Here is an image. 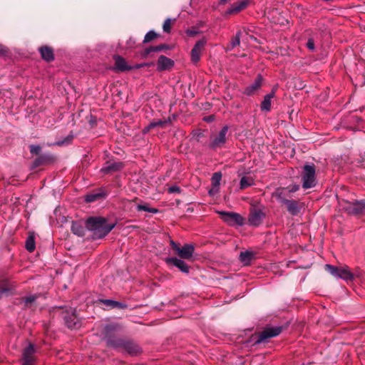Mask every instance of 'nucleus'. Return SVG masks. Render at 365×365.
Masks as SVG:
<instances>
[{
  "instance_id": "obj_1",
  "label": "nucleus",
  "mask_w": 365,
  "mask_h": 365,
  "mask_svg": "<svg viewBox=\"0 0 365 365\" xmlns=\"http://www.w3.org/2000/svg\"><path fill=\"white\" fill-rule=\"evenodd\" d=\"M86 227L93 232L94 239H101L106 236L115 227V224H108L106 218L101 217H90L86 221Z\"/></svg>"
},
{
  "instance_id": "obj_2",
  "label": "nucleus",
  "mask_w": 365,
  "mask_h": 365,
  "mask_svg": "<svg viewBox=\"0 0 365 365\" xmlns=\"http://www.w3.org/2000/svg\"><path fill=\"white\" fill-rule=\"evenodd\" d=\"M107 344L110 346L120 349L132 356L137 355L140 351V349L137 344L130 341H124L121 339H108Z\"/></svg>"
},
{
  "instance_id": "obj_3",
  "label": "nucleus",
  "mask_w": 365,
  "mask_h": 365,
  "mask_svg": "<svg viewBox=\"0 0 365 365\" xmlns=\"http://www.w3.org/2000/svg\"><path fill=\"white\" fill-rule=\"evenodd\" d=\"M302 180L304 189L312 188L316 185V170L314 165H305L304 166Z\"/></svg>"
},
{
  "instance_id": "obj_4",
  "label": "nucleus",
  "mask_w": 365,
  "mask_h": 365,
  "mask_svg": "<svg viewBox=\"0 0 365 365\" xmlns=\"http://www.w3.org/2000/svg\"><path fill=\"white\" fill-rule=\"evenodd\" d=\"M324 269L335 278H340L347 281L353 277L347 267H335L331 264H325Z\"/></svg>"
},
{
  "instance_id": "obj_5",
  "label": "nucleus",
  "mask_w": 365,
  "mask_h": 365,
  "mask_svg": "<svg viewBox=\"0 0 365 365\" xmlns=\"http://www.w3.org/2000/svg\"><path fill=\"white\" fill-rule=\"evenodd\" d=\"M170 243L172 248L180 258L189 259L192 257L194 252V246L192 245L186 244L180 247V245L173 240H170Z\"/></svg>"
},
{
  "instance_id": "obj_6",
  "label": "nucleus",
  "mask_w": 365,
  "mask_h": 365,
  "mask_svg": "<svg viewBox=\"0 0 365 365\" xmlns=\"http://www.w3.org/2000/svg\"><path fill=\"white\" fill-rule=\"evenodd\" d=\"M284 190L285 189H282L280 191L277 190L275 195L280 202H282L286 205L288 212L291 215H297L300 211V207H299L297 201L286 200L282 197V195Z\"/></svg>"
},
{
  "instance_id": "obj_7",
  "label": "nucleus",
  "mask_w": 365,
  "mask_h": 365,
  "mask_svg": "<svg viewBox=\"0 0 365 365\" xmlns=\"http://www.w3.org/2000/svg\"><path fill=\"white\" fill-rule=\"evenodd\" d=\"M219 213L222 216V220L229 225H242L244 223V218L236 212H219Z\"/></svg>"
},
{
  "instance_id": "obj_8",
  "label": "nucleus",
  "mask_w": 365,
  "mask_h": 365,
  "mask_svg": "<svg viewBox=\"0 0 365 365\" xmlns=\"http://www.w3.org/2000/svg\"><path fill=\"white\" fill-rule=\"evenodd\" d=\"M343 209L351 215H356L361 212L365 208V204L363 202H344Z\"/></svg>"
},
{
  "instance_id": "obj_9",
  "label": "nucleus",
  "mask_w": 365,
  "mask_h": 365,
  "mask_svg": "<svg viewBox=\"0 0 365 365\" xmlns=\"http://www.w3.org/2000/svg\"><path fill=\"white\" fill-rule=\"evenodd\" d=\"M281 331L282 328L280 327L267 328L259 334L257 343L259 344L267 339L277 336Z\"/></svg>"
},
{
  "instance_id": "obj_10",
  "label": "nucleus",
  "mask_w": 365,
  "mask_h": 365,
  "mask_svg": "<svg viewBox=\"0 0 365 365\" xmlns=\"http://www.w3.org/2000/svg\"><path fill=\"white\" fill-rule=\"evenodd\" d=\"M35 349L33 344H29L23 352L22 365H35Z\"/></svg>"
},
{
  "instance_id": "obj_11",
  "label": "nucleus",
  "mask_w": 365,
  "mask_h": 365,
  "mask_svg": "<svg viewBox=\"0 0 365 365\" xmlns=\"http://www.w3.org/2000/svg\"><path fill=\"white\" fill-rule=\"evenodd\" d=\"M206 44V40L198 41L191 51V59L194 63H197L200 59L201 53Z\"/></svg>"
},
{
  "instance_id": "obj_12",
  "label": "nucleus",
  "mask_w": 365,
  "mask_h": 365,
  "mask_svg": "<svg viewBox=\"0 0 365 365\" xmlns=\"http://www.w3.org/2000/svg\"><path fill=\"white\" fill-rule=\"evenodd\" d=\"M228 131V127L224 126L220 131L219 134L215 136L210 143V146L213 148L221 146L225 143L226 135Z\"/></svg>"
},
{
  "instance_id": "obj_13",
  "label": "nucleus",
  "mask_w": 365,
  "mask_h": 365,
  "mask_svg": "<svg viewBox=\"0 0 365 365\" xmlns=\"http://www.w3.org/2000/svg\"><path fill=\"white\" fill-rule=\"evenodd\" d=\"M165 262L168 264H173L178 267L182 272H189V266L180 259L177 257H168L165 259Z\"/></svg>"
},
{
  "instance_id": "obj_14",
  "label": "nucleus",
  "mask_w": 365,
  "mask_h": 365,
  "mask_svg": "<svg viewBox=\"0 0 365 365\" xmlns=\"http://www.w3.org/2000/svg\"><path fill=\"white\" fill-rule=\"evenodd\" d=\"M63 318L66 326L70 329H78L81 326L80 321L73 310H71V314L68 312Z\"/></svg>"
},
{
  "instance_id": "obj_15",
  "label": "nucleus",
  "mask_w": 365,
  "mask_h": 365,
  "mask_svg": "<svg viewBox=\"0 0 365 365\" xmlns=\"http://www.w3.org/2000/svg\"><path fill=\"white\" fill-rule=\"evenodd\" d=\"M249 1L250 0H239L227 9L226 14L230 15L241 11L247 6Z\"/></svg>"
},
{
  "instance_id": "obj_16",
  "label": "nucleus",
  "mask_w": 365,
  "mask_h": 365,
  "mask_svg": "<svg viewBox=\"0 0 365 365\" xmlns=\"http://www.w3.org/2000/svg\"><path fill=\"white\" fill-rule=\"evenodd\" d=\"M122 168L123 163L121 162L107 161L101 168V171L104 173H111L120 170Z\"/></svg>"
},
{
  "instance_id": "obj_17",
  "label": "nucleus",
  "mask_w": 365,
  "mask_h": 365,
  "mask_svg": "<svg viewBox=\"0 0 365 365\" xmlns=\"http://www.w3.org/2000/svg\"><path fill=\"white\" fill-rule=\"evenodd\" d=\"M264 217V213L259 210L251 211L249 217V223L253 226H258Z\"/></svg>"
},
{
  "instance_id": "obj_18",
  "label": "nucleus",
  "mask_w": 365,
  "mask_h": 365,
  "mask_svg": "<svg viewBox=\"0 0 365 365\" xmlns=\"http://www.w3.org/2000/svg\"><path fill=\"white\" fill-rule=\"evenodd\" d=\"M173 66V61L165 56H160L158 60L157 68L158 71H164L170 68Z\"/></svg>"
},
{
  "instance_id": "obj_19",
  "label": "nucleus",
  "mask_w": 365,
  "mask_h": 365,
  "mask_svg": "<svg viewBox=\"0 0 365 365\" xmlns=\"http://www.w3.org/2000/svg\"><path fill=\"white\" fill-rule=\"evenodd\" d=\"M115 69L119 71H129L132 69L131 66L127 65L125 60L120 56H115Z\"/></svg>"
},
{
  "instance_id": "obj_20",
  "label": "nucleus",
  "mask_w": 365,
  "mask_h": 365,
  "mask_svg": "<svg viewBox=\"0 0 365 365\" xmlns=\"http://www.w3.org/2000/svg\"><path fill=\"white\" fill-rule=\"evenodd\" d=\"M261 84H262V77L258 76L255 80L253 83H252L250 86H247L245 88L244 93L247 96L252 95L256 91H257L260 88Z\"/></svg>"
},
{
  "instance_id": "obj_21",
  "label": "nucleus",
  "mask_w": 365,
  "mask_h": 365,
  "mask_svg": "<svg viewBox=\"0 0 365 365\" xmlns=\"http://www.w3.org/2000/svg\"><path fill=\"white\" fill-rule=\"evenodd\" d=\"M275 92L273 90L270 93L266 95L261 103V110L262 111L268 112L271 109V100L274 98Z\"/></svg>"
},
{
  "instance_id": "obj_22",
  "label": "nucleus",
  "mask_w": 365,
  "mask_h": 365,
  "mask_svg": "<svg viewBox=\"0 0 365 365\" xmlns=\"http://www.w3.org/2000/svg\"><path fill=\"white\" fill-rule=\"evenodd\" d=\"M100 302L106 307H109L111 309H125L127 307V305L125 304L114 301L112 299H101Z\"/></svg>"
},
{
  "instance_id": "obj_23",
  "label": "nucleus",
  "mask_w": 365,
  "mask_h": 365,
  "mask_svg": "<svg viewBox=\"0 0 365 365\" xmlns=\"http://www.w3.org/2000/svg\"><path fill=\"white\" fill-rule=\"evenodd\" d=\"M42 58L46 61H51L53 59V50L48 46H43L39 48Z\"/></svg>"
},
{
  "instance_id": "obj_24",
  "label": "nucleus",
  "mask_w": 365,
  "mask_h": 365,
  "mask_svg": "<svg viewBox=\"0 0 365 365\" xmlns=\"http://www.w3.org/2000/svg\"><path fill=\"white\" fill-rule=\"evenodd\" d=\"M253 256L254 254L252 252H242L240 255V259L245 265H248L253 259Z\"/></svg>"
},
{
  "instance_id": "obj_25",
  "label": "nucleus",
  "mask_w": 365,
  "mask_h": 365,
  "mask_svg": "<svg viewBox=\"0 0 365 365\" xmlns=\"http://www.w3.org/2000/svg\"><path fill=\"white\" fill-rule=\"evenodd\" d=\"M254 185V179L250 176H243L240 182V188L245 189Z\"/></svg>"
},
{
  "instance_id": "obj_26",
  "label": "nucleus",
  "mask_w": 365,
  "mask_h": 365,
  "mask_svg": "<svg viewBox=\"0 0 365 365\" xmlns=\"http://www.w3.org/2000/svg\"><path fill=\"white\" fill-rule=\"evenodd\" d=\"M240 35L241 31H238L234 38H232L230 44L227 47V51H231L237 46H239L240 43Z\"/></svg>"
},
{
  "instance_id": "obj_27",
  "label": "nucleus",
  "mask_w": 365,
  "mask_h": 365,
  "mask_svg": "<svg viewBox=\"0 0 365 365\" xmlns=\"http://www.w3.org/2000/svg\"><path fill=\"white\" fill-rule=\"evenodd\" d=\"M51 157L48 155L40 156L34 161V166L37 167L42 164H46L51 160Z\"/></svg>"
},
{
  "instance_id": "obj_28",
  "label": "nucleus",
  "mask_w": 365,
  "mask_h": 365,
  "mask_svg": "<svg viewBox=\"0 0 365 365\" xmlns=\"http://www.w3.org/2000/svg\"><path fill=\"white\" fill-rule=\"evenodd\" d=\"M103 194L102 192H96V193H91L86 197V201L88 202H94L101 197H103Z\"/></svg>"
},
{
  "instance_id": "obj_29",
  "label": "nucleus",
  "mask_w": 365,
  "mask_h": 365,
  "mask_svg": "<svg viewBox=\"0 0 365 365\" xmlns=\"http://www.w3.org/2000/svg\"><path fill=\"white\" fill-rule=\"evenodd\" d=\"M71 230L72 232L78 236H83L84 234L83 227L78 223H73L72 225Z\"/></svg>"
},
{
  "instance_id": "obj_30",
  "label": "nucleus",
  "mask_w": 365,
  "mask_h": 365,
  "mask_svg": "<svg viewBox=\"0 0 365 365\" xmlns=\"http://www.w3.org/2000/svg\"><path fill=\"white\" fill-rule=\"evenodd\" d=\"M37 298L36 295H31L23 299L22 302L25 307H30L33 305Z\"/></svg>"
},
{
  "instance_id": "obj_31",
  "label": "nucleus",
  "mask_w": 365,
  "mask_h": 365,
  "mask_svg": "<svg viewBox=\"0 0 365 365\" xmlns=\"http://www.w3.org/2000/svg\"><path fill=\"white\" fill-rule=\"evenodd\" d=\"M26 248L29 252H33L35 249V241L32 236H29L26 241Z\"/></svg>"
},
{
  "instance_id": "obj_32",
  "label": "nucleus",
  "mask_w": 365,
  "mask_h": 365,
  "mask_svg": "<svg viewBox=\"0 0 365 365\" xmlns=\"http://www.w3.org/2000/svg\"><path fill=\"white\" fill-rule=\"evenodd\" d=\"M222 178L220 173H215L212 177V185L215 187H219L220 182Z\"/></svg>"
},
{
  "instance_id": "obj_33",
  "label": "nucleus",
  "mask_w": 365,
  "mask_h": 365,
  "mask_svg": "<svg viewBox=\"0 0 365 365\" xmlns=\"http://www.w3.org/2000/svg\"><path fill=\"white\" fill-rule=\"evenodd\" d=\"M137 210L138 211H145V212H150V213H157L158 212V210L155 208H150L149 207L148 205H137Z\"/></svg>"
},
{
  "instance_id": "obj_34",
  "label": "nucleus",
  "mask_w": 365,
  "mask_h": 365,
  "mask_svg": "<svg viewBox=\"0 0 365 365\" xmlns=\"http://www.w3.org/2000/svg\"><path fill=\"white\" fill-rule=\"evenodd\" d=\"M11 293V289L7 284L0 287V298L8 296Z\"/></svg>"
},
{
  "instance_id": "obj_35",
  "label": "nucleus",
  "mask_w": 365,
  "mask_h": 365,
  "mask_svg": "<svg viewBox=\"0 0 365 365\" xmlns=\"http://www.w3.org/2000/svg\"><path fill=\"white\" fill-rule=\"evenodd\" d=\"M156 36H157V34L153 31H150L145 34L143 42L144 43L150 42L152 40H153L154 38H155Z\"/></svg>"
},
{
  "instance_id": "obj_36",
  "label": "nucleus",
  "mask_w": 365,
  "mask_h": 365,
  "mask_svg": "<svg viewBox=\"0 0 365 365\" xmlns=\"http://www.w3.org/2000/svg\"><path fill=\"white\" fill-rule=\"evenodd\" d=\"M165 123H167V121H165V120H158V121L152 122L149 124V125L148 126V128L146 129L149 130L150 128H155L157 126L163 127Z\"/></svg>"
},
{
  "instance_id": "obj_37",
  "label": "nucleus",
  "mask_w": 365,
  "mask_h": 365,
  "mask_svg": "<svg viewBox=\"0 0 365 365\" xmlns=\"http://www.w3.org/2000/svg\"><path fill=\"white\" fill-rule=\"evenodd\" d=\"M164 46L161 45V46H150L149 48H148L145 51V55H148L149 54L150 52H153V51H161L163 48H164Z\"/></svg>"
},
{
  "instance_id": "obj_38",
  "label": "nucleus",
  "mask_w": 365,
  "mask_h": 365,
  "mask_svg": "<svg viewBox=\"0 0 365 365\" xmlns=\"http://www.w3.org/2000/svg\"><path fill=\"white\" fill-rule=\"evenodd\" d=\"M170 27H171V19H167L164 24H163V31L165 32H170Z\"/></svg>"
},
{
  "instance_id": "obj_39",
  "label": "nucleus",
  "mask_w": 365,
  "mask_h": 365,
  "mask_svg": "<svg viewBox=\"0 0 365 365\" xmlns=\"http://www.w3.org/2000/svg\"><path fill=\"white\" fill-rule=\"evenodd\" d=\"M41 151V147L37 145H31L30 146V152L32 154L38 155Z\"/></svg>"
},
{
  "instance_id": "obj_40",
  "label": "nucleus",
  "mask_w": 365,
  "mask_h": 365,
  "mask_svg": "<svg viewBox=\"0 0 365 365\" xmlns=\"http://www.w3.org/2000/svg\"><path fill=\"white\" fill-rule=\"evenodd\" d=\"M71 139H72V136H68L64 140L58 141L55 143V145H67L71 142Z\"/></svg>"
},
{
  "instance_id": "obj_41",
  "label": "nucleus",
  "mask_w": 365,
  "mask_h": 365,
  "mask_svg": "<svg viewBox=\"0 0 365 365\" xmlns=\"http://www.w3.org/2000/svg\"><path fill=\"white\" fill-rule=\"evenodd\" d=\"M307 48L311 50V51H314V41L312 39H309L307 43Z\"/></svg>"
},
{
  "instance_id": "obj_42",
  "label": "nucleus",
  "mask_w": 365,
  "mask_h": 365,
  "mask_svg": "<svg viewBox=\"0 0 365 365\" xmlns=\"http://www.w3.org/2000/svg\"><path fill=\"white\" fill-rule=\"evenodd\" d=\"M219 187L212 186V187L209 190V194L210 195H214L218 192Z\"/></svg>"
},
{
  "instance_id": "obj_43",
  "label": "nucleus",
  "mask_w": 365,
  "mask_h": 365,
  "mask_svg": "<svg viewBox=\"0 0 365 365\" xmlns=\"http://www.w3.org/2000/svg\"><path fill=\"white\" fill-rule=\"evenodd\" d=\"M180 191V188L177 186H172L169 187V192L174 193V192H178Z\"/></svg>"
},
{
  "instance_id": "obj_44",
  "label": "nucleus",
  "mask_w": 365,
  "mask_h": 365,
  "mask_svg": "<svg viewBox=\"0 0 365 365\" xmlns=\"http://www.w3.org/2000/svg\"><path fill=\"white\" fill-rule=\"evenodd\" d=\"M187 34L188 36H195L198 32L195 30H187Z\"/></svg>"
},
{
  "instance_id": "obj_45",
  "label": "nucleus",
  "mask_w": 365,
  "mask_h": 365,
  "mask_svg": "<svg viewBox=\"0 0 365 365\" xmlns=\"http://www.w3.org/2000/svg\"><path fill=\"white\" fill-rule=\"evenodd\" d=\"M105 329L106 330V331H113V330H115V326L114 325H107L106 327H105Z\"/></svg>"
},
{
  "instance_id": "obj_46",
  "label": "nucleus",
  "mask_w": 365,
  "mask_h": 365,
  "mask_svg": "<svg viewBox=\"0 0 365 365\" xmlns=\"http://www.w3.org/2000/svg\"><path fill=\"white\" fill-rule=\"evenodd\" d=\"M299 186L298 185H294L289 190V192H296L299 190Z\"/></svg>"
},
{
  "instance_id": "obj_47",
  "label": "nucleus",
  "mask_w": 365,
  "mask_h": 365,
  "mask_svg": "<svg viewBox=\"0 0 365 365\" xmlns=\"http://www.w3.org/2000/svg\"><path fill=\"white\" fill-rule=\"evenodd\" d=\"M144 66H145V63H140V64H136L133 66H131L132 67V69L133 68H143Z\"/></svg>"
},
{
  "instance_id": "obj_48",
  "label": "nucleus",
  "mask_w": 365,
  "mask_h": 365,
  "mask_svg": "<svg viewBox=\"0 0 365 365\" xmlns=\"http://www.w3.org/2000/svg\"><path fill=\"white\" fill-rule=\"evenodd\" d=\"M229 0H220V3L222 4H224L225 3H227Z\"/></svg>"
},
{
  "instance_id": "obj_49",
  "label": "nucleus",
  "mask_w": 365,
  "mask_h": 365,
  "mask_svg": "<svg viewBox=\"0 0 365 365\" xmlns=\"http://www.w3.org/2000/svg\"><path fill=\"white\" fill-rule=\"evenodd\" d=\"M205 120L207 121H210V120H212V117L211 116L207 117L205 118Z\"/></svg>"
},
{
  "instance_id": "obj_50",
  "label": "nucleus",
  "mask_w": 365,
  "mask_h": 365,
  "mask_svg": "<svg viewBox=\"0 0 365 365\" xmlns=\"http://www.w3.org/2000/svg\"><path fill=\"white\" fill-rule=\"evenodd\" d=\"M1 52H3V49H0V53H1Z\"/></svg>"
}]
</instances>
